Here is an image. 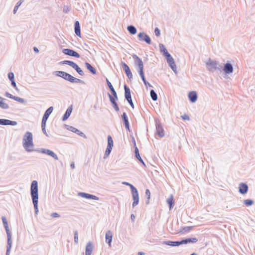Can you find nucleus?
Instances as JSON below:
<instances>
[{
    "instance_id": "nucleus-1",
    "label": "nucleus",
    "mask_w": 255,
    "mask_h": 255,
    "mask_svg": "<svg viewBox=\"0 0 255 255\" xmlns=\"http://www.w3.org/2000/svg\"><path fill=\"white\" fill-rule=\"evenodd\" d=\"M31 195L32 199V202L34 205L35 213L37 214L38 212V183L36 180H33L31 185Z\"/></svg>"
},
{
    "instance_id": "nucleus-2",
    "label": "nucleus",
    "mask_w": 255,
    "mask_h": 255,
    "mask_svg": "<svg viewBox=\"0 0 255 255\" xmlns=\"http://www.w3.org/2000/svg\"><path fill=\"white\" fill-rule=\"evenodd\" d=\"M160 51L163 53V55L166 57L167 61L171 67L172 69L175 71L176 70V66L174 61L173 58L171 55L168 53L167 50L164 45L162 44H160L159 45Z\"/></svg>"
},
{
    "instance_id": "nucleus-3",
    "label": "nucleus",
    "mask_w": 255,
    "mask_h": 255,
    "mask_svg": "<svg viewBox=\"0 0 255 255\" xmlns=\"http://www.w3.org/2000/svg\"><path fill=\"white\" fill-rule=\"evenodd\" d=\"M23 145L24 148L27 151H30L33 146L32 134L30 132H26L23 139Z\"/></svg>"
},
{
    "instance_id": "nucleus-4",
    "label": "nucleus",
    "mask_w": 255,
    "mask_h": 255,
    "mask_svg": "<svg viewBox=\"0 0 255 255\" xmlns=\"http://www.w3.org/2000/svg\"><path fill=\"white\" fill-rule=\"evenodd\" d=\"M54 74L56 76L62 77L63 79L71 82H78L80 81L79 79L75 78L69 74H68L63 71H55Z\"/></svg>"
},
{
    "instance_id": "nucleus-5",
    "label": "nucleus",
    "mask_w": 255,
    "mask_h": 255,
    "mask_svg": "<svg viewBox=\"0 0 255 255\" xmlns=\"http://www.w3.org/2000/svg\"><path fill=\"white\" fill-rule=\"evenodd\" d=\"M53 107H49L45 112L44 115L43 117L42 120V124H41V127L42 129V131L45 133V126H46V123L47 121V120L49 116V115L51 114V113L53 111Z\"/></svg>"
},
{
    "instance_id": "nucleus-6",
    "label": "nucleus",
    "mask_w": 255,
    "mask_h": 255,
    "mask_svg": "<svg viewBox=\"0 0 255 255\" xmlns=\"http://www.w3.org/2000/svg\"><path fill=\"white\" fill-rule=\"evenodd\" d=\"M130 189L131 190L133 200V202L132 203V206L135 207L138 203V200H139L138 194L137 192V190L133 185H130Z\"/></svg>"
},
{
    "instance_id": "nucleus-7",
    "label": "nucleus",
    "mask_w": 255,
    "mask_h": 255,
    "mask_svg": "<svg viewBox=\"0 0 255 255\" xmlns=\"http://www.w3.org/2000/svg\"><path fill=\"white\" fill-rule=\"evenodd\" d=\"M138 37L140 40H143L145 41L148 44H150L151 39L150 37L143 32H140L138 34Z\"/></svg>"
},
{
    "instance_id": "nucleus-8",
    "label": "nucleus",
    "mask_w": 255,
    "mask_h": 255,
    "mask_svg": "<svg viewBox=\"0 0 255 255\" xmlns=\"http://www.w3.org/2000/svg\"><path fill=\"white\" fill-rule=\"evenodd\" d=\"M63 53L65 54H66V55H68L69 56H74L76 58H79V57H80L79 54L77 52L73 51V50L70 49H64L63 50Z\"/></svg>"
},
{
    "instance_id": "nucleus-9",
    "label": "nucleus",
    "mask_w": 255,
    "mask_h": 255,
    "mask_svg": "<svg viewBox=\"0 0 255 255\" xmlns=\"http://www.w3.org/2000/svg\"><path fill=\"white\" fill-rule=\"evenodd\" d=\"M239 192L242 194L247 193L248 190V185L246 184L243 183L239 184Z\"/></svg>"
},
{
    "instance_id": "nucleus-10",
    "label": "nucleus",
    "mask_w": 255,
    "mask_h": 255,
    "mask_svg": "<svg viewBox=\"0 0 255 255\" xmlns=\"http://www.w3.org/2000/svg\"><path fill=\"white\" fill-rule=\"evenodd\" d=\"M133 57L136 60V61L138 63V65L139 67V73H140L143 72V65L141 59L135 55H133Z\"/></svg>"
},
{
    "instance_id": "nucleus-11",
    "label": "nucleus",
    "mask_w": 255,
    "mask_h": 255,
    "mask_svg": "<svg viewBox=\"0 0 255 255\" xmlns=\"http://www.w3.org/2000/svg\"><path fill=\"white\" fill-rule=\"evenodd\" d=\"M123 65L124 70H125L127 76L128 77V78L131 79L132 78V75L129 67L125 63H124Z\"/></svg>"
},
{
    "instance_id": "nucleus-12",
    "label": "nucleus",
    "mask_w": 255,
    "mask_h": 255,
    "mask_svg": "<svg viewBox=\"0 0 255 255\" xmlns=\"http://www.w3.org/2000/svg\"><path fill=\"white\" fill-rule=\"evenodd\" d=\"M7 236V254L10 251L12 245L11 236L10 232L6 233Z\"/></svg>"
},
{
    "instance_id": "nucleus-13",
    "label": "nucleus",
    "mask_w": 255,
    "mask_h": 255,
    "mask_svg": "<svg viewBox=\"0 0 255 255\" xmlns=\"http://www.w3.org/2000/svg\"><path fill=\"white\" fill-rule=\"evenodd\" d=\"M42 153H45L53 158H54L55 160H58V158L56 154L53 152L52 151L49 149H43L42 151Z\"/></svg>"
},
{
    "instance_id": "nucleus-14",
    "label": "nucleus",
    "mask_w": 255,
    "mask_h": 255,
    "mask_svg": "<svg viewBox=\"0 0 255 255\" xmlns=\"http://www.w3.org/2000/svg\"><path fill=\"white\" fill-rule=\"evenodd\" d=\"M93 245L91 242H89L86 247L85 255H91L93 251Z\"/></svg>"
},
{
    "instance_id": "nucleus-15",
    "label": "nucleus",
    "mask_w": 255,
    "mask_h": 255,
    "mask_svg": "<svg viewBox=\"0 0 255 255\" xmlns=\"http://www.w3.org/2000/svg\"><path fill=\"white\" fill-rule=\"evenodd\" d=\"M188 97L191 102H195L197 98L196 92L195 91L190 92L188 94Z\"/></svg>"
},
{
    "instance_id": "nucleus-16",
    "label": "nucleus",
    "mask_w": 255,
    "mask_h": 255,
    "mask_svg": "<svg viewBox=\"0 0 255 255\" xmlns=\"http://www.w3.org/2000/svg\"><path fill=\"white\" fill-rule=\"evenodd\" d=\"M156 132L160 137H163L164 135V129L160 124L156 125Z\"/></svg>"
},
{
    "instance_id": "nucleus-17",
    "label": "nucleus",
    "mask_w": 255,
    "mask_h": 255,
    "mask_svg": "<svg viewBox=\"0 0 255 255\" xmlns=\"http://www.w3.org/2000/svg\"><path fill=\"white\" fill-rule=\"evenodd\" d=\"M75 32L77 35L81 37L80 26L79 21H76L74 24Z\"/></svg>"
},
{
    "instance_id": "nucleus-18",
    "label": "nucleus",
    "mask_w": 255,
    "mask_h": 255,
    "mask_svg": "<svg viewBox=\"0 0 255 255\" xmlns=\"http://www.w3.org/2000/svg\"><path fill=\"white\" fill-rule=\"evenodd\" d=\"M112 233L110 231H108L106 234V241L110 246L112 240Z\"/></svg>"
},
{
    "instance_id": "nucleus-19",
    "label": "nucleus",
    "mask_w": 255,
    "mask_h": 255,
    "mask_svg": "<svg viewBox=\"0 0 255 255\" xmlns=\"http://www.w3.org/2000/svg\"><path fill=\"white\" fill-rule=\"evenodd\" d=\"M124 88L125 91V98L127 101H129V100L131 99L130 89L126 85L125 86Z\"/></svg>"
},
{
    "instance_id": "nucleus-20",
    "label": "nucleus",
    "mask_w": 255,
    "mask_h": 255,
    "mask_svg": "<svg viewBox=\"0 0 255 255\" xmlns=\"http://www.w3.org/2000/svg\"><path fill=\"white\" fill-rule=\"evenodd\" d=\"M224 71L226 73H231L233 72V67L230 63H227L225 64Z\"/></svg>"
},
{
    "instance_id": "nucleus-21",
    "label": "nucleus",
    "mask_w": 255,
    "mask_h": 255,
    "mask_svg": "<svg viewBox=\"0 0 255 255\" xmlns=\"http://www.w3.org/2000/svg\"><path fill=\"white\" fill-rule=\"evenodd\" d=\"M122 118L123 119V120L125 123V127L126 128L129 130V123L128 121V117L126 115V114L125 113H124L122 115Z\"/></svg>"
},
{
    "instance_id": "nucleus-22",
    "label": "nucleus",
    "mask_w": 255,
    "mask_h": 255,
    "mask_svg": "<svg viewBox=\"0 0 255 255\" xmlns=\"http://www.w3.org/2000/svg\"><path fill=\"white\" fill-rule=\"evenodd\" d=\"M80 195L84 198H87V199H92L94 200H98V198L96 197V196L92 195L91 194L85 193H81Z\"/></svg>"
},
{
    "instance_id": "nucleus-23",
    "label": "nucleus",
    "mask_w": 255,
    "mask_h": 255,
    "mask_svg": "<svg viewBox=\"0 0 255 255\" xmlns=\"http://www.w3.org/2000/svg\"><path fill=\"white\" fill-rule=\"evenodd\" d=\"M165 244L168 246H178L180 245L183 244L182 241H176V242H172V241H168L165 242Z\"/></svg>"
},
{
    "instance_id": "nucleus-24",
    "label": "nucleus",
    "mask_w": 255,
    "mask_h": 255,
    "mask_svg": "<svg viewBox=\"0 0 255 255\" xmlns=\"http://www.w3.org/2000/svg\"><path fill=\"white\" fill-rule=\"evenodd\" d=\"M71 112H72V108H68L66 110V113H65L63 117V119H62L63 121L66 120L69 118L70 115H71Z\"/></svg>"
},
{
    "instance_id": "nucleus-25",
    "label": "nucleus",
    "mask_w": 255,
    "mask_h": 255,
    "mask_svg": "<svg viewBox=\"0 0 255 255\" xmlns=\"http://www.w3.org/2000/svg\"><path fill=\"white\" fill-rule=\"evenodd\" d=\"M198 241L197 239L196 238H190V239H187L185 240H182L183 244H187L188 243H196Z\"/></svg>"
},
{
    "instance_id": "nucleus-26",
    "label": "nucleus",
    "mask_w": 255,
    "mask_h": 255,
    "mask_svg": "<svg viewBox=\"0 0 255 255\" xmlns=\"http://www.w3.org/2000/svg\"><path fill=\"white\" fill-rule=\"evenodd\" d=\"M85 65L86 66L87 68L93 74H95L96 73V71L95 69L93 67L91 64H90L89 63L86 62L85 63Z\"/></svg>"
},
{
    "instance_id": "nucleus-27",
    "label": "nucleus",
    "mask_w": 255,
    "mask_h": 255,
    "mask_svg": "<svg viewBox=\"0 0 255 255\" xmlns=\"http://www.w3.org/2000/svg\"><path fill=\"white\" fill-rule=\"evenodd\" d=\"M2 222H3L4 226L6 232V233L10 232V230L8 228V223L7 222L6 218L5 217H2Z\"/></svg>"
},
{
    "instance_id": "nucleus-28",
    "label": "nucleus",
    "mask_w": 255,
    "mask_h": 255,
    "mask_svg": "<svg viewBox=\"0 0 255 255\" xmlns=\"http://www.w3.org/2000/svg\"><path fill=\"white\" fill-rule=\"evenodd\" d=\"M0 107L3 109H7L8 105L4 102V99L0 97Z\"/></svg>"
},
{
    "instance_id": "nucleus-29",
    "label": "nucleus",
    "mask_w": 255,
    "mask_h": 255,
    "mask_svg": "<svg viewBox=\"0 0 255 255\" xmlns=\"http://www.w3.org/2000/svg\"><path fill=\"white\" fill-rule=\"evenodd\" d=\"M127 28L128 31L131 34L133 35L136 33V29L133 26H128Z\"/></svg>"
},
{
    "instance_id": "nucleus-30",
    "label": "nucleus",
    "mask_w": 255,
    "mask_h": 255,
    "mask_svg": "<svg viewBox=\"0 0 255 255\" xmlns=\"http://www.w3.org/2000/svg\"><path fill=\"white\" fill-rule=\"evenodd\" d=\"M167 202L169 205L170 209H171L172 205L174 204V199L173 195H171L170 197L167 199Z\"/></svg>"
},
{
    "instance_id": "nucleus-31",
    "label": "nucleus",
    "mask_w": 255,
    "mask_h": 255,
    "mask_svg": "<svg viewBox=\"0 0 255 255\" xmlns=\"http://www.w3.org/2000/svg\"><path fill=\"white\" fill-rule=\"evenodd\" d=\"M135 156L143 164H144V162L142 160V159H141L140 155H139V151H138V149L137 148V147H135Z\"/></svg>"
},
{
    "instance_id": "nucleus-32",
    "label": "nucleus",
    "mask_w": 255,
    "mask_h": 255,
    "mask_svg": "<svg viewBox=\"0 0 255 255\" xmlns=\"http://www.w3.org/2000/svg\"><path fill=\"white\" fill-rule=\"evenodd\" d=\"M113 146V141L111 136L109 135L108 136V146L107 147L112 148Z\"/></svg>"
},
{
    "instance_id": "nucleus-33",
    "label": "nucleus",
    "mask_w": 255,
    "mask_h": 255,
    "mask_svg": "<svg viewBox=\"0 0 255 255\" xmlns=\"http://www.w3.org/2000/svg\"><path fill=\"white\" fill-rule=\"evenodd\" d=\"M208 68L209 70H212L214 68H216V63L215 62H213V61H212V62H210L208 63Z\"/></svg>"
},
{
    "instance_id": "nucleus-34",
    "label": "nucleus",
    "mask_w": 255,
    "mask_h": 255,
    "mask_svg": "<svg viewBox=\"0 0 255 255\" xmlns=\"http://www.w3.org/2000/svg\"><path fill=\"white\" fill-rule=\"evenodd\" d=\"M63 62L64 64H68V65L71 66L73 68H74V67H75V66L76 65V64L74 62H73V61H69V60H65V61H64Z\"/></svg>"
},
{
    "instance_id": "nucleus-35",
    "label": "nucleus",
    "mask_w": 255,
    "mask_h": 255,
    "mask_svg": "<svg viewBox=\"0 0 255 255\" xmlns=\"http://www.w3.org/2000/svg\"><path fill=\"white\" fill-rule=\"evenodd\" d=\"M10 120L5 119H0V125H9Z\"/></svg>"
},
{
    "instance_id": "nucleus-36",
    "label": "nucleus",
    "mask_w": 255,
    "mask_h": 255,
    "mask_svg": "<svg viewBox=\"0 0 255 255\" xmlns=\"http://www.w3.org/2000/svg\"><path fill=\"white\" fill-rule=\"evenodd\" d=\"M150 96L153 101H156L157 99V96L154 90H152L150 91Z\"/></svg>"
},
{
    "instance_id": "nucleus-37",
    "label": "nucleus",
    "mask_w": 255,
    "mask_h": 255,
    "mask_svg": "<svg viewBox=\"0 0 255 255\" xmlns=\"http://www.w3.org/2000/svg\"><path fill=\"white\" fill-rule=\"evenodd\" d=\"M74 69H75L80 75H83L84 73L83 71L80 69V68L78 66V65L76 64Z\"/></svg>"
},
{
    "instance_id": "nucleus-38",
    "label": "nucleus",
    "mask_w": 255,
    "mask_h": 255,
    "mask_svg": "<svg viewBox=\"0 0 255 255\" xmlns=\"http://www.w3.org/2000/svg\"><path fill=\"white\" fill-rule=\"evenodd\" d=\"M244 203L246 206H249L253 204V201L252 200L247 199L244 201Z\"/></svg>"
},
{
    "instance_id": "nucleus-39",
    "label": "nucleus",
    "mask_w": 255,
    "mask_h": 255,
    "mask_svg": "<svg viewBox=\"0 0 255 255\" xmlns=\"http://www.w3.org/2000/svg\"><path fill=\"white\" fill-rule=\"evenodd\" d=\"M112 148L107 147V148L106 150V151H105V155L106 157H107L110 154V153L112 150Z\"/></svg>"
},
{
    "instance_id": "nucleus-40",
    "label": "nucleus",
    "mask_w": 255,
    "mask_h": 255,
    "mask_svg": "<svg viewBox=\"0 0 255 255\" xmlns=\"http://www.w3.org/2000/svg\"><path fill=\"white\" fill-rule=\"evenodd\" d=\"M13 99L21 103H23L24 102V100L23 99L19 98L18 97L14 96Z\"/></svg>"
},
{
    "instance_id": "nucleus-41",
    "label": "nucleus",
    "mask_w": 255,
    "mask_h": 255,
    "mask_svg": "<svg viewBox=\"0 0 255 255\" xmlns=\"http://www.w3.org/2000/svg\"><path fill=\"white\" fill-rule=\"evenodd\" d=\"M74 241L76 243H77L78 242V234L77 231L74 233Z\"/></svg>"
},
{
    "instance_id": "nucleus-42",
    "label": "nucleus",
    "mask_w": 255,
    "mask_h": 255,
    "mask_svg": "<svg viewBox=\"0 0 255 255\" xmlns=\"http://www.w3.org/2000/svg\"><path fill=\"white\" fill-rule=\"evenodd\" d=\"M109 97H110V101L111 102V103L113 104H116V98L115 97H113L112 96H111L110 95H109Z\"/></svg>"
},
{
    "instance_id": "nucleus-43",
    "label": "nucleus",
    "mask_w": 255,
    "mask_h": 255,
    "mask_svg": "<svg viewBox=\"0 0 255 255\" xmlns=\"http://www.w3.org/2000/svg\"><path fill=\"white\" fill-rule=\"evenodd\" d=\"M112 94L113 95L114 97H115L116 99H117V94H116V92L114 89V88H111V89H110Z\"/></svg>"
},
{
    "instance_id": "nucleus-44",
    "label": "nucleus",
    "mask_w": 255,
    "mask_h": 255,
    "mask_svg": "<svg viewBox=\"0 0 255 255\" xmlns=\"http://www.w3.org/2000/svg\"><path fill=\"white\" fill-rule=\"evenodd\" d=\"M8 77L10 81L14 80V74L13 73H9L8 75Z\"/></svg>"
},
{
    "instance_id": "nucleus-45",
    "label": "nucleus",
    "mask_w": 255,
    "mask_h": 255,
    "mask_svg": "<svg viewBox=\"0 0 255 255\" xmlns=\"http://www.w3.org/2000/svg\"><path fill=\"white\" fill-rule=\"evenodd\" d=\"M145 195L147 196V199L149 200L150 198V192L148 189L145 190Z\"/></svg>"
},
{
    "instance_id": "nucleus-46",
    "label": "nucleus",
    "mask_w": 255,
    "mask_h": 255,
    "mask_svg": "<svg viewBox=\"0 0 255 255\" xmlns=\"http://www.w3.org/2000/svg\"><path fill=\"white\" fill-rule=\"evenodd\" d=\"M193 227H185L183 228V231L184 232H188L191 230Z\"/></svg>"
},
{
    "instance_id": "nucleus-47",
    "label": "nucleus",
    "mask_w": 255,
    "mask_h": 255,
    "mask_svg": "<svg viewBox=\"0 0 255 255\" xmlns=\"http://www.w3.org/2000/svg\"><path fill=\"white\" fill-rule=\"evenodd\" d=\"M181 118L183 120H189V117L187 115H184L181 116Z\"/></svg>"
},
{
    "instance_id": "nucleus-48",
    "label": "nucleus",
    "mask_w": 255,
    "mask_h": 255,
    "mask_svg": "<svg viewBox=\"0 0 255 255\" xmlns=\"http://www.w3.org/2000/svg\"><path fill=\"white\" fill-rule=\"evenodd\" d=\"M139 75H140V77H141L142 80H143L144 83H145L146 82H147L145 79L143 72L139 73Z\"/></svg>"
},
{
    "instance_id": "nucleus-49",
    "label": "nucleus",
    "mask_w": 255,
    "mask_h": 255,
    "mask_svg": "<svg viewBox=\"0 0 255 255\" xmlns=\"http://www.w3.org/2000/svg\"><path fill=\"white\" fill-rule=\"evenodd\" d=\"M139 75H140V77H141L142 80H143L144 83H145L146 82H147L145 79L143 72L139 73Z\"/></svg>"
},
{
    "instance_id": "nucleus-50",
    "label": "nucleus",
    "mask_w": 255,
    "mask_h": 255,
    "mask_svg": "<svg viewBox=\"0 0 255 255\" xmlns=\"http://www.w3.org/2000/svg\"><path fill=\"white\" fill-rule=\"evenodd\" d=\"M154 32H155V35L157 36H159V35H160V30L158 29V28H156L155 30H154Z\"/></svg>"
},
{
    "instance_id": "nucleus-51",
    "label": "nucleus",
    "mask_w": 255,
    "mask_h": 255,
    "mask_svg": "<svg viewBox=\"0 0 255 255\" xmlns=\"http://www.w3.org/2000/svg\"><path fill=\"white\" fill-rule=\"evenodd\" d=\"M51 216L53 218H57L59 217V214L57 213H53Z\"/></svg>"
},
{
    "instance_id": "nucleus-52",
    "label": "nucleus",
    "mask_w": 255,
    "mask_h": 255,
    "mask_svg": "<svg viewBox=\"0 0 255 255\" xmlns=\"http://www.w3.org/2000/svg\"><path fill=\"white\" fill-rule=\"evenodd\" d=\"M107 84L110 89H111V88H114L113 87L112 84L110 82V81L108 79H107Z\"/></svg>"
},
{
    "instance_id": "nucleus-53",
    "label": "nucleus",
    "mask_w": 255,
    "mask_h": 255,
    "mask_svg": "<svg viewBox=\"0 0 255 255\" xmlns=\"http://www.w3.org/2000/svg\"><path fill=\"white\" fill-rule=\"evenodd\" d=\"M6 97L10 98V99H13V96H12L11 94L8 93H6Z\"/></svg>"
},
{
    "instance_id": "nucleus-54",
    "label": "nucleus",
    "mask_w": 255,
    "mask_h": 255,
    "mask_svg": "<svg viewBox=\"0 0 255 255\" xmlns=\"http://www.w3.org/2000/svg\"><path fill=\"white\" fill-rule=\"evenodd\" d=\"M16 122L15 121H10V123H9V125L15 126L16 125Z\"/></svg>"
},
{
    "instance_id": "nucleus-55",
    "label": "nucleus",
    "mask_w": 255,
    "mask_h": 255,
    "mask_svg": "<svg viewBox=\"0 0 255 255\" xmlns=\"http://www.w3.org/2000/svg\"><path fill=\"white\" fill-rule=\"evenodd\" d=\"M113 106H114V108H115V110H116V111H119V107H118V105H117V103H116V104H113Z\"/></svg>"
},
{
    "instance_id": "nucleus-56",
    "label": "nucleus",
    "mask_w": 255,
    "mask_h": 255,
    "mask_svg": "<svg viewBox=\"0 0 255 255\" xmlns=\"http://www.w3.org/2000/svg\"><path fill=\"white\" fill-rule=\"evenodd\" d=\"M11 85H12V86L14 88H16V83L14 81V80L11 81Z\"/></svg>"
},
{
    "instance_id": "nucleus-57",
    "label": "nucleus",
    "mask_w": 255,
    "mask_h": 255,
    "mask_svg": "<svg viewBox=\"0 0 255 255\" xmlns=\"http://www.w3.org/2000/svg\"><path fill=\"white\" fill-rule=\"evenodd\" d=\"M18 7H18V6L15 5V6L14 7V9H13V13H15L16 12L17 10L18 9Z\"/></svg>"
},
{
    "instance_id": "nucleus-58",
    "label": "nucleus",
    "mask_w": 255,
    "mask_h": 255,
    "mask_svg": "<svg viewBox=\"0 0 255 255\" xmlns=\"http://www.w3.org/2000/svg\"><path fill=\"white\" fill-rule=\"evenodd\" d=\"M128 102L129 103V104H130V105L133 108V104L132 102V100L130 99V100H129V101H128Z\"/></svg>"
},
{
    "instance_id": "nucleus-59",
    "label": "nucleus",
    "mask_w": 255,
    "mask_h": 255,
    "mask_svg": "<svg viewBox=\"0 0 255 255\" xmlns=\"http://www.w3.org/2000/svg\"><path fill=\"white\" fill-rule=\"evenodd\" d=\"M123 184H125V185H128L130 187V185H132L131 184L128 183V182H124L123 183Z\"/></svg>"
},
{
    "instance_id": "nucleus-60",
    "label": "nucleus",
    "mask_w": 255,
    "mask_h": 255,
    "mask_svg": "<svg viewBox=\"0 0 255 255\" xmlns=\"http://www.w3.org/2000/svg\"><path fill=\"white\" fill-rule=\"evenodd\" d=\"M33 49H34V51L36 53H38L39 52V50L37 47H34Z\"/></svg>"
},
{
    "instance_id": "nucleus-61",
    "label": "nucleus",
    "mask_w": 255,
    "mask_h": 255,
    "mask_svg": "<svg viewBox=\"0 0 255 255\" xmlns=\"http://www.w3.org/2000/svg\"><path fill=\"white\" fill-rule=\"evenodd\" d=\"M22 3V2L21 1L18 2L17 3H16V6H18V7H19Z\"/></svg>"
},
{
    "instance_id": "nucleus-62",
    "label": "nucleus",
    "mask_w": 255,
    "mask_h": 255,
    "mask_svg": "<svg viewBox=\"0 0 255 255\" xmlns=\"http://www.w3.org/2000/svg\"><path fill=\"white\" fill-rule=\"evenodd\" d=\"M138 255H144V253H142V252H139V253H138Z\"/></svg>"
},
{
    "instance_id": "nucleus-63",
    "label": "nucleus",
    "mask_w": 255,
    "mask_h": 255,
    "mask_svg": "<svg viewBox=\"0 0 255 255\" xmlns=\"http://www.w3.org/2000/svg\"><path fill=\"white\" fill-rule=\"evenodd\" d=\"M131 218L132 219H134V216L133 215H131Z\"/></svg>"
},
{
    "instance_id": "nucleus-64",
    "label": "nucleus",
    "mask_w": 255,
    "mask_h": 255,
    "mask_svg": "<svg viewBox=\"0 0 255 255\" xmlns=\"http://www.w3.org/2000/svg\"><path fill=\"white\" fill-rule=\"evenodd\" d=\"M196 255V254H195V253H193V254H191V255Z\"/></svg>"
}]
</instances>
